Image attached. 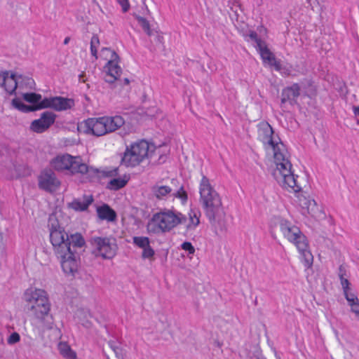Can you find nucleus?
<instances>
[{"mask_svg":"<svg viewBox=\"0 0 359 359\" xmlns=\"http://www.w3.org/2000/svg\"><path fill=\"white\" fill-rule=\"evenodd\" d=\"M22 298L36 327L41 332L52 329L53 320L50 315V303L46 292L41 289L28 288Z\"/></svg>","mask_w":359,"mask_h":359,"instance_id":"7ed1b4c3","label":"nucleus"},{"mask_svg":"<svg viewBox=\"0 0 359 359\" xmlns=\"http://www.w3.org/2000/svg\"><path fill=\"white\" fill-rule=\"evenodd\" d=\"M18 80L21 81L20 82V83H19V85L18 86V89H17L19 90V93H22V92H20L21 90H24L25 88H27V86H31L34 83V81L32 79L27 78V77H24L21 75H18Z\"/></svg>","mask_w":359,"mask_h":359,"instance_id":"c756f323","label":"nucleus"},{"mask_svg":"<svg viewBox=\"0 0 359 359\" xmlns=\"http://www.w3.org/2000/svg\"><path fill=\"white\" fill-rule=\"evenodd\" d=\"M129 82H130V81H129V80H128V79H125V83H126V84H128V83H129Z\"/></svg>","mask_w":359,"mask_h":359,"instance_id":"c03bdc74","label":"nucleus"},{"mask_svg":"<svg viewBox=\"0 0 359 359\" xmlns=\"http://www.w3.org/2000/svg\"><path fill=\"white\" fill-rule=\"evenodd\" d=\"M38 185L41 189L53 193L60 188L61 182L53 170L46 169L39 176Z\"/></svg>","mask_w":359,"mask_h":359,"instance_id":"4468645a","label":"nucleus"},{"mask_svg":"<svg viewBox=\"0 0 359 359\" xmlns=\"http://www.w3.org/2000/svg\"><path fill=\"white\" fill-rule=\"evenodd\" d=\"M344 294L348 304L358 300V297L355 294L349 292V290L344 291Z\"/></svg>","mask_w":359,"mask_h":359,"instance_id":"e433bc0d","label":"nucleus"},{"mask_svg":"<svg viewBox=\"0 0 359 359\" xmlns=\"http://www.w3.org/2000/svg\"><path fill=\"white\" fill-rule=\"evenodd\" d=\"M69 241L72 250L76 252V248H81L85 244V241L83 236L79 233L72 234L69 236Z\"/></svg>","mask_w":359,"mask_h":359,"instance_id":"cd10ccee","label":"nucleus"},{"mask_svg":"<svg viewBox=\"0 0 359 359\" xmlns=\"http://www.w3.org/2000/svg\"><path fill=\"white\" fill-rule=\"evenodd\" d=\"M300 86L298 83H293L291 86L285 88L281 93V107L286 103L290 105L297 104V99L300 95Z\"/></svg>","mask_w":359,"mask_h":359,"instance_id":"6ab92c4d","label":"nucleus"},{"mask_svg":"<svg viewBox=\"0 0 359 359\" xmlns=\"http://www.w3.org/2000/svg\"><path fill=\"white\" fill-rule=\"evenodd\" d=\"M50 240L55 255H62L64 252L71 250L69 235L59 224L55 215H51L48 219Z\"/></svg>","mask_w":359,"mask_h":359,"instance_id":"9d476101","label":"nucleus"},{"mask_svg":"<svg viewBox=\"0 0 359 359\" xmlns=\"http://www.w3.org/2000/svg\"><path fill=\"white\" fill-rule=\"evenodd\" d=\"M60 354L65 359H76V353L72 349L67 342L60 341L57 344Z\"/></svg>","mask_w":359,"mask_h":359,"instance_id":"393cba45","label":"nucleus"},{"mask_svg":"<svg viewBox=\"0 0 359 359\" xmlns=\"http://www.w3.org/2000/svg\"><path fill=\"white\" fill-rule=\"evenodd\" d=\"M129 180V175L124 174L123 175H118V177L111 179L108 182L107 188L109 190L117 191L123 188L128 184Z\"/></svg>","mask_w":359,"mask_h":359,"instance_id":"412c9836","label":"nucleus"},{"mask_svg":"<svg viewBox=\"0 0 359 359\" xmlns=\"http://www.w3.org/2000/svg\"><path fill=\"white\" fill-rule=\"evenodd\" d=\"M20 81L18 80V74L9 72L0 73V86L10 95L15 92Z\"/></svg>","mask_w":359,"mask_h":359,"instance_id":"f3484780","label":"nucleus"},{"mask_svg":"<svg viewBox=\"0 0 359 359\" xmlns=\"http://www.w3.org/2000/svg\"><path fill=\"white\" fill-rule=\"evenodd\" d=\"M150 145L145 140H140L131 144L126 149L121 158V163L126 167H135L149 157Z\"/></svg>","mask_w":359,"mask_h":359,"instance_id":"9b49d317","label":"nucleus"},{"mask_svg":"<svg viewBox=\"0 0 359 359\" xmlns=\"http://www.w3.org/2000/svg\"><path fill=\"white\" fill-rule=\"evenodd\" d=\"M60 259L61 267L67 275L74 276L78 269L79 256L74 250H69L62 255H56Z\"/></svg>","mask_w":359,"mask_h":359,"instance_id":"2eb2a0df","label":"nucleus"},{"mask_svg":"<svg viewBox=\"0 0 359 359\" xmlns=\"http://www.w3.org/2000/svg\"><path fill=\"white\" fill-rule=\"evenodd\" d=\"M100 56L108 61L104 67V80L107 83H112L120 77L122 72L118 65V56L114 50L107 48H103L101 50Z\"/></svg>","mask_w":359,"mask_h":359,"instance_id":"ddd939ff","label":"nucleus"},{"mask_svg":"<svg viewBox=\"0 0 359 359\" xmlns=\"http://www.w3.org/2000/svg\"><path fill=\"white\" fill-rule=\"evenodd\" d=\"M51 167L58 171H68L72 175L87 174L90 172L89 167L83 163L80 156H73L65 154L53 158L50 163Z\"/></svg>","mask_w":359,"mask_h":359,"instance_id":"1a4fd4ad","label":"nucleus"},{"mask_svg":"<svg viewBox=\"0 0 359 359\" xmlns=\"http://www.w3.org/2000/svg\"><path fill=\"white\" fill-rule=\"evenodd\" d=\"M353 112L355 116H359V106L353 107Z\"/></svg>","mask_w":359,"mask_h":359,"instance_id":"79ce46f5","label":"nucleus"},{"mask_svg":"<svg viewBox=\"0 0 359 359\" xmlns=\"http://www.w3.org/2000/svg\"><path fill=\"white\" fill-rule=\"evenodd\" d=\"M97 214L102 219H106L109 222L115 220L116 215L114 210L108 205H104L97 208Z\"/></svg>","mask_w":359,"mask_h":359,"instance_id":"a878e982","label":"nucleus"},{"mask_svg":"<svg viewBox=\"0 0 359 359\" xmlns=\"http://www.w3.org/2000/svg\"><path fill=\"white\" fill-rule=\"evenodd\" d=\"M288 175L285 177L283 182L280 183L277 179L275 180L283 189L294 194L297 203L301 208L303 215H313L317 209L316 203L313 199L310 198L306 193L302 191V187L297 182V176L294 174L292 167L290 168V174L289 173Z\"/></svg>","mask_w":359,"mask_h":359,"instance_id":"6e6552de","label":"nucleus"},{"mask_svg":"<svg viewBox=\"0 0 359 359\" xmlns=\"http://www.w3.org/2000/svg\"><path fill=\"white\" fill-rule=\"evenodd\" d=\"M23 99L29 103L35 104L34 106H28L24 104L19 98L12 100V105L23 112L33 111L41 109L51 108L60 111L69 109L74 106V101L72 99L62 97H53L44 98L40 94L35 93H21Z\"/></svg>","mask_w":359,"mask_h":359,"instance_id":"20e7f679","label":"nucleus"},{"mask_svg":"<svg viewBox=\"0 0 359 359\" xmlns=\"http://www.w3.org/2000/svg\"><path fill=\"white\" fill-rule=\"evenodd\" d=\"M133 243L137 247L143 250L142 257L143 259H150L154 257L155 252L150 245V241L146 236H134Z\"/></svg>","mask_w":359,"mask_h":359,"instance_id":"aec40b11","label":"nucleus"},{"mask_svg":"<svg viewBox=\"0 0 359 359\" xmlns=\"http://www.w3.org/2000/svg\"><path fill=\"white\" fill-rule=\"evenodd\" d=\"M93 202V197L91 196H85L82 200L76 199L73 201L69 207L75 210L83 211L86 210Z\"/></svg>","mask_w":359,"mask_h":359,"instance_id":"b1692460","label":"nucleus"},{"mask_svg":"<svg viewBox=\"0 0 359 359\" xmlns=\"http://www.w3.org/2000/svg\"><path fill=\"white\" fill-rule=\"evenodd\" d=\"M248 36L249 37V39L252 41H255L256 43V46H255V48H257L258 47H259V44L260 45H262L264 44L265 42L263 41L262 40H261L259 37H258V35L255 32H250L248 34Z\"/></svg>","mask_w":359,"mask_h":359,"instance_id":"f704fd0d","label":"nucleus"},{"mask_svg":"<svg viewBox=\"0 0 359 359\" xmlns=\"http://www.w3.org/2000/svg\"><path fill=\"white\" fill-rule=\"evenodd\" d=\"M256 49L259 51L264 64L273 67L276 71L282 69L280 62L276 60L275 55L268 48L265 43L262 45L259 44V47Z\"/></svg>","mask_w":359,"mask_h":359,"instance_id":"a211bd4d","label":"nucleus"},{"mask_svg":"<svg viewBox=\"0 0 359 359\" xmlns=\"http://www.w3.org/2000/svg\"><path fill=\"white\" fill-rule=\"evenodd\" d=\"M339 276L341 280V285L343 288V291L349 290V281L344 276L346 275V271L342 266H339Z\"/></svg>","mask_w":359,"mask_h":359,"instance_id":"c85d7f7f","label":"nucleus"},{"mask_svg":"<svg viewBox=\"0 0 359 359\" xmlns=\"http://www.w3.org/2000/svg\"><path fill=\"white\" fill-rule=\"evenodd\" d=\"M278 226L283 237L296 246L306 264L309 266H311L313 262V255L309 250L307 238L300 229L285 219H280Z\"/></svg>","mask_w":359,"mask_h":359,"instance_id":"423d86ee","label":"nucleus"},{"mask_svg":"<svg viewBox=\"0 0 359 359\" xmlns=\"http://www.w3.org/2000/svg\"><path fill=\"white\" fill-rule=\"evenodd\" d=\"M56 115L51 111H44L39 119L33 121L30 129L37 133H41L48 130L55 122Z\"/></svg>","mask_w":359,"mask_h":359,"instance_id":"dca6fc26","label":"nucleus"},{"mask_svg":"<svg viewBox=\"0 0 359 359\" xmlns=\"http://www.w3.org/2000/svg\"><path fill=\"white\" fill-rule=\"evenodd\" d=\"M172 191V189L170 186L160 184H156L151 188L153 195L159 200L165 199Z\"/></svg>","mask_w":359,"mask_h":359,"instance_id":"5701e85b","label":"nucleus"},{"mask_svg":"<svg viewBox=\"0 0 359 359\" xmlns=\"http://www.w3.org/2000/svg\"><path fill=\"white\" fill-rule=\"evenodd\" d=\"M181 248L183 250L188 252V254L193 255L195 253V248L193 246L191 243L186 241L181 245Z\"/></svg>","mask_w":359,"mask_h":359,"instance_id":"c9c22d12","label":"nucleus"},{"mask_svg":"<svg viewBox=\"0 0 359 359\" xmlns=\"http://www.w3.org/2000/svg\"><path fill=\"white\" fill-rule=\"evenodd\" d=\"M104 175L106 177H110L111 179L118 177L119 175L118 168H115L111 169L109 170L105 171Z\"/></svg>","mask_w":359,"mask_h":359,"instance_id":"ea45409f","label":"nucleus"},{"mask_svg":"<svg viewBox=\"0 0 359 359\" xmlns=\"http://www.w3.org/2000/svg\"><path fill=\"white\" fill-rule=\"evenodd\" d=\"M259 137L264 145L269 154L273 156L272 175L280 183L285 182V177L290 174L292 167L290 160V154L278 136H275L271 126L267 122L259 125Z\"/></svg>","mask_w":359,"mask_h":359,"instance_id":"f257e3e1","label":"nucleus"},{"mask_svg":"<svg viewBox=\"0 0 359 359\" xmlns=\"http://www.w3.org/2000/svg\"><path fill=\"white\" fill-rule=\"evenodd\" d=\"M348 305L351 307V311L355 314L358 320H359V299Z\"/></svg>","mask_w":359,"mask_h":359,"instance_id":"58836bf2","label":"nucleus"},{"mask_svg":"<svg viewBox=\"0 0 359 359\" xmlns=\"http://www.w3.org/2000/svg\"><path fill=\"white\" fill-rule=\"evenodd\" d=\"M100 46V39L97 35H93L90 41V52L95 59H97V48Z\"/></svg>","mask_w":359,"mask_h":359,"instance_id":"7c9ffc66","label":"nucleus"},{"mask_svg":"<svg viewBox=\"0 0 359 359\" xmlns=\"http://www.w3.org/2000/svg\"><path fill=\"white\" fill-rule=\"evenodd\" d=\"M109 346L114 353L116 359H123V349L113 341L109 342Z\"/></svg>","mask_w":359,"mask_h":359,"instance_id":"2f4dec72","label":"nucleus"},{"mask_svg":"<svg viewBox=\"0 0 359 359\" xmlns=\"http://www.w3.org/2000/svg\"><path fill=\"white\" fill-rule=\"evenodd\" d=\"M93 254L104 259H112L116 254V239L112 237L94 236L90 240Z\"/></svg>","mask_w":359,"mask_h":359,"instance_id":"f8f14e48","label":"nucleus"},{"mask_svg":"<svg viewBox=\"0 0 359 359\" xmlns=\"http://www.w3.org/2000/svg\"><path fill=\"white\" fill-rule=\"evenodd\" d=\"M187 219V216L180 212L164 208L152 215L147 222V231L152 234L166 233L185 223Z\"/></svg>","mask_w":359,"mask_h":359,"instance_id":"39448f33","label":"nucleus"},{"mask_svg":"<svg viewBox=\"0 0 359 359\" xmlns=\"http://www.w3.org/2000/svg\"><path fill=\"white\" fill-rule=\"evenodd\" d=\"M308 3H310L311 0H306Z\"/></svg>","mask_w":359,"mask_h":359,"instance_id":"a18cd8bd","label":"nucleus"},{"mask_svg":"<svg viewBox=\"0 0 359 359\" xmlns=\"http://www.w3.org/2000/svg\"><path fill=\"white\" fill-rule=\"evenodd\" d=\"M124 118L121 116H102L88 118L83 122L80 127L86 133L95 136H102L113 133L123 126Z\"/></svg>","mask_w":359,"mask_h":359,"instance_id":"0eeeda50","label":"nucleus"},{"mask_svg":"<svg viewBox=\"0 0 359 359\" xmlns=\"http://www.w3.org/2000/svg\"><path fill=\"white\" fill-rule=\"evenodd\" d=\"M137 21H138L140 25L142 27V29L144 30V32H146L149 36H151V30L150 29V25H149V21L147 19H145L144 18L140 17V16L137 17Z\"/></svg>","mask_w":359,"mask_h":359,"instance_id":"473e14b6","label":"nucleus"},{"mask_svg":"<svg viewBox=\"0 0 359 359\" xmlns=\"http://www.w3.org/2000/svg\"><path fill=\"white\" fill-rule=\"evenodd\" d=\"M189 221L186 226L187 231L195 230L200 224L201 212L196 208H193L188 212Z\"/></svg>","mask_w":359,"mask_h":359,"instance_id":"4be33fe9","label":"nucleus"},{"mask_svg":"<svg viewBox=\"0 0 359 359\" xmlns=\"http://www.w3.org/2000/svg\"><path fill=\"white\" fill-rule=\"evenodd\" d=\"M20 339V336L18 332H13L8 338L7 342L8 344H15Z\"/></svg>","mask_w":359,"mask_h":359,"instance_id":"4c0bfd02","label":"nucleus"},{"mask_svg":"<svg viewBox=\"0 0 359 359\" xmlns=\"http://www.w3.org/2000/svg\"><path fill=\"white\" fill-rule=\"evenodd\" d=\"M199 201L206 217L217 230H226V212L222 198L210 184L209 179L203 175L199 184Z\"/></svg>","mask_w":359,"mask_h":359,"instance_id":"f03ea898","label":"nucleus"},{"mask_svg":"<svg viewBox=\"0 0 359 359\" xmlns=\"http://www.w3.org/2000/svg\"><path fill=\"white\" fill-rule=\"evenodd\" d=\"M172 195L174 197L180 198L182 201V203H184L185 202H187V201L188 199L187 194L185 191V190L184 189L182 186H181L178 190L175 191L172 194Z\"/></svg>","mask_w":359,"mask_h":359,"instance_id":"72a5a7b5","label":"nucleus"},{"mask_svg":"<svg viewBox=\"0 0 359 359\" xmlns=\"http://www.w3.org/2000/svg\"><path fill=\"white\" fill-rule=\"evenodd\" d=\"M116 1L120 4L122 8V11L126 13L130 8V4L128 0H116Z\"/></svg>","mask_w":359,"mask_h":359,"instance_id":"a19ab883","label":"nucleus"},{"mask_svg":"<svg viewBox=\"0 0 359 359\" xmlns=\"http://www.w3.org/2000/svg\"><path fill=\"white\" fill-rule=\"evenodd\" d=\"M69 41H70V37H69V36L66 37V38L65 39V40H64V44H65V45L68 44V43H69Z\"/></svg>","mask_w":359,"mask_h":359,"instance_id":"37998d69","label":"nucleus"},{"mask_svg":"<svg viewBox=\"0 0 359 359\" xmlns=\"http://www.w3.org/2000/svg\"><path fill=\"white\" fill-rule=\"evenodd\" d=\"M76 316L79 323H80L83 327L86 328H90L91 327V315L88 311L84 309L79 310L76 313Z\"/></svg>","mask_w":359,"mask_h":359,"instance_id":"bb28decb","label":"nucleus"}]
</instances>
